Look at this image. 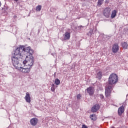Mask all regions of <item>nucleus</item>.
<instances>
[{
	"mask_svg": "<svg viewBox=\"0 0 128 128\" xmlns=\"http://www.w3.org/2000/svg\"><path fill=\"white\" fill-rule=\"evenodd\" d=\"M118 80V77L116 74H112L108 78V82L106 84V86L113 87V84H116Z\"/></svg>",
	"mask_w": 128,
	"mask_h": 128,
	"instance_id": "obj_1",
	"label": "nucleus"
},
{
	"mask_svg": "<svg viewBox=\"0 0 128 128\" xmlns=\"http://www.w3.org/2000/svg\"><path fill=\"white\" fill-rule=\"evenodd\" d=\"M24 64H26L28 68H32V67L34 66V59L32 56H26V60L23 62Z\"/></svg>",
	"mask_w": 128,
	"mask_h": 128,
	"instance_id": "obj_2",
	"label": "nucleus"
},
{
	"mask_svg": "<svg viewBox=\"0 0 128 128\" xmlns=\"http://www.w3.org/2000/svg\"><path fill=\"white\" fill-rule=\"evenodd\" d=\"M20 58L15 57L14 56L12 57V64H13L15 68H16V70L20 68V64L19 62Z\"/></svg>",
	"mask_w": 128,
	"mask_h": 128,
	"instance_id": "obj_3",
	"label": "nucleus"
},
{
	"mask_svg": "<svg viewBox=\"0 0 128 128\" xmlns=\"http://www.w3.org/2000/svg\"><path fill=\"white\" fill-rule=\"evenodd\" d=\"M22 48H24L23 47L22 48V46H20L18 48H16L14 50V54L13 56H15L16 58H22Z\"/></svg>",
	"mask_w": 128,
	"mask_h": 128,
	"instance_id": "obj_4",
	"label": "nucleus"
},
{
	"mask_svg": "<svg viewBox=\"0 0 128 128\" xmlns=\"http://www.w3.org/2000/svg\"><path fill=\"white\" fill-rule=\"evenodd\" d=\"M105 95L106 98H108L110 97L112 91V87L106 85L105 86Z\"/></svg>",
	"mask_w": 128,
	"mask_h": 128,
	"instance_id": "obj_5",
	"label": "nucleus"
},
{
	"mask_svg": "<svg viewBox=\"0 0 128 128\" xmlns=\"http://www.w3.org/2000/svg\"><path fill=\"white\" fill-rule=\"evenodd\" d=\"M21 48H22V52H26L28 56H32V50L30 46L24 48V46H21Z\"/></svg>",
	"mask_w": 128,
	"mask_h": 128,
	"instance_id": "obj_6",
	"label": "nucleus"
},
{
	"mask_svg": "<svg viewBox=\"0 0 128 128\" xmlns=\"http://www.w3.org/2000/svg\"><path fill=\"white\" fill-rule=\"evenodd\" d=\"M110 10H112L110 8H106L103 10V16L106 18H108L110 16Z\"/></svg>",
	"mask_w": 128,
	"mask_h": 128,
	"instance_id": "obj_7",
	"label": "nucleus"
},
{
	"mask_svg": "<svg viewBox=\"0 0 128 128\" xmlns=\"http://www.w3.org/2000/svg\"><path fill=\"white\" fill-rule=\"evenodd\" d=\"M31 68H30V67L24 68L20 66L19 67V68H18V70H20V72H23V74H28V72H30Z\"/></svg>",
	"mask_w": 128,
	"mask_h": 128,
	"instance_id": "obj_8",
	"label": "nucleus"
},
{
	"mask_svg": "<svg viewBox=\"0 0 128 128\" xmlns=\"http://www.w3.org/2000/svg\"><path fill=\"white\" fill-rule=\"evenodd\" d=\"M120 50V46H118V44H113L112 47V52H114V54H116Z\"/></svg>",
	"mask_w": 128,
	"mask_h": 128,
	"instance_id": "obj_9",
	"label": "nucleus"
},
{
	"mask_svg": "<svg viewBox=\"0 0 128 128\" xmlns=\"http://www.w3.org/2000/svg\"><path fill=\"white\" fill-rule=\"evenodd\" d=\"M89 96H92L94 94V88L92 86H90L87 88L86 90Z\"/></svg>",
	"mask_w": 128,
	"mask_h": 128,
	"instance_id": "obj_10",
	"label": "nucleus"
},
{
	"mask_svg": "<svg viewBox=\"0 0 128 128\" xmlns=\"http://www.w3.org/2000/svg\"><path fill=\"white\" fill-rule=\"evenodd\" d=\"M100 110V104H96L91 109L92 112H96Z\"/></svg>",
	"mask_w": 128,
	"mask_h": 128,
	"instance_id": "obj_11",
	"label": "nucleus"
},
{
	"mask_svg": "<svg viewBox=\"0 0 128 128\" xmlns=\"http://www.w3.org/2000/svg\"><path fill=\"white\" fill-rule=\"evenodd\" d=\"M63 36L64 40H68L70 38V34L68 32H66Z\"/></svg>",
	"mask_w": 128,
	"mask_h": 128,
	"instance_id": "obj_12",
	"label": "nucleus"
},
{
	"mask_svg": "<svg viewBox=\"0 0 128 128\" xmlns=\"http://www.w3.org/2000/svg\"><path fill=\"white\" fill-rule=\"evenodd\" d=\"M38 120L36 118H32L30 120V124L32 126H35L36 124H38Z\"/></svg>",
	"mask_w": 128,
	"mask_h": 128,
	"instance_id": "obj_13",
	"label": "nucleus"
},
{
	"mask_svg": "<svg viewBox=\"0 0 128 128\" xmlns=\"http://www.w3.org/2000/svg\"><path fill=\"white\" fill-rule=\"evenodd\" d=\"M124 106H120L118 110V114L119 116H121L124 114Z\"/></svg>",
	"mask_w": 128,
	"mask_h": 128,
	"instance_id": "obj_14",
	"label": "nucleus"
},
{
	"mask_svg": "<svg viewBox=\"0 0 128 128\" xmlns=\"http://www.w3.org/2000/svg\"><path fill=\"white\" fill-rule=\"evenodd\" d=\"M25 100L26 102H30V93L28 92H27L26 93V96H25Z\"/></svg>",
	"mask_w": 128,
	"mask_h": 128,
	"instance_id": "obj_15",
	"label": "nucleus"
},
{
	"mask_svg": "<svg viewBox=\"0 0 128 128\" xmlns=\"http://www.w3.org/2000/svg\"><path fill=\"white\" fill-rule=\"evenodd\" d=\"M102 72L99 71L96 72V78L100 80L102 78Z\"/></svg>",
	"mask_w": 128,
	"mask_h": 128,
	"instance_id": "obj_16",
	"label": "nucleus"
},
{
	"mask_svg": "<svg viewBox=\"0 0 128 128\" xmlns=\"http://www.w3.org/2000/svg\"><path fill=\"white\" fill-rule=\"evenodd\" d=\"M116 10H114L112 12V14H111V18H116Z\"/></svg>",
	"mask_w": 128,
	"mask_h": 128,
	"instance_id": "obj_17",
	"label": "nucleus"
},
{
	"mask_svg": "<svg viewBox=\"0 0 128 128\" xmlns=\"http://www.w3.org/2000/svg\"><path fill=\"white\" fill-rule=\"evenodd\" d=\"M122 47L124 50H126L128 48V44L126 42H122Z\"/></svg>",
	"mask_w": 128,
	"mask_h": 128,
	"instance_id": "obj_18",
	"label": "nucleus"
},
{
	"mask_svg": "<svg viewBox=\"0 0 128 128\" xmlns=\"http://www.w3.org/2000/svg\"><path fill=\"white\" fill-rule=\"evenodd\" d=\"M36 12H40L42 10V5H38L36 6Z\"/></svg>",
	"mask_w": 128,
	"mask_h": 128,
	"instance_id": "obj_19",
	"label": "nucleus"
},
{
	"mask_svg": "<svg viewBox=\"0 0 128 128\" xmlns=\"http://www.w3.org/2000/svg\"><path fill=\"white\" fill-rule=\"evenodd\" d=\"M96 114H92L90 116V118H91L92 120H96Z\"/></svg>",
	"mask_w": 128,
	"mask_h": 128,
	"instance_id": "obj_20",
	"label": "nucleus"
},
{
	"mask_svg": "<svg viewBox=\"0 0 128 128\" xmlns=\"http://www.w3.org/2000/svg\"><path fill=\"white\" fill-rule=\"evenodd\" d=\"M104 0H98V6H102V4H104Z\"/></svg>",
	"mask_w": 128,
	"mask_h": 128,
	"instance_id": "obj_21",
	"label": "nucleus"
},
{
	"mask_svg": "<svg viewBox=\"0 0 128 128\" xmlns=\"http://www.w3.org/2000/svg\"><path fill=\"white\" fill-rule=\"evenodd\" d=\"M55 84H56V86H58V84H60V80H58V78L56 79Z\"/></svg>",
	"mask_w": 128,
	"mask_h": 128,
	"instance_id": "obj_22",
	"label": "nucleus"
},
{
	"mask_svg": "<svg viewBox=\"0 0 128 128\" xmlns=\"http://www.w3.org/2000/svg\"><path fill=\"white\" fill-rule=\"evenodd\" d=\"M76 98L78 100H80V98H82V95H80V94H78L76 96Z\"/></svg>",
	"mask_w": 128,
	"mask_h": 128,
	"instance_id": "obj_23",
	"label": "nucleus"
},
{
	"mask_svg": "<svg viewBox=\"0 0 128 128\" xmlns=\"http://www.w3.org/2000/svg\"><path fill=\"white\" fill-rule=\"evenodd\" d=\"M55 90H56V88H54V85L53 84L51 88V90H52V92H54Z\"/></svg>",
	"mask_w": 128,
	"mask_h": 128,
	"instance_id": "obj_24",
	"label": "nucleus"
},
{
	"mask_svg": "<svg viewBox=\"0 0 128 128\" xmlns=\"http://www.w3.org/2000/svg\"><path fill=\"white\" fill-rule=\"evenodd\" d=\"M100 98L102 100H104V95L102 94H100Z\"/></svg>",
	"mask_w": 128,
	"mask_h": 128,
	"instance_id": "obj_25",
	"label": "nucleus"
},
{
	"mask_svg": "<svg viewBox=\"0 0 128 128\" xmlns=\"http://www.w3.org/2000/svg\"><path fill=\"white\" fill-rule=\"evenodd\" d=\"M82 128H88V126H86V124H83L82 126Z\"/></svg>",
	"mask_w": 128,
	"mask_h": 128,
	"instance_id": "obj_26",
	"label": "nucleus"
},
{
	"mask_svg": "<svg viewBox=\"0 0 128 128\" xmlns=\"http://www.w3.org/2000/svg\"><path fill=\"white\" fill-rule=\"evenodd\" d=\"M20 0H14V2H18Z\"/></svg>",
	"mask_w": 128,
	"mask_h": 128,
	"instance_id": "obj_27",
	"label": "nucleus"
},
{
	"mask_svg": "<svg viewBox=\"0 0 128 128\" xmlns=\"http://www.w3.org/2000/svg\"><path fill=\"white\" fill-rule=\"evenodd\" d=\"M2 6V3L0 2V7L1 6Z\"/></svg>",
	"mask_w": 128,
	"mask_h": 128,
	"instance_id": "obj_28",
	"label": "nucleus"
},
{
	"mask_svg": "<svg viewBox=\"0 0 128 128\" xmlns=\"http://www.w3.org/2000/svg\"><path fill=\"white\" fill-rule=\"evenodd\" d=\"M80 26L82 27V26Z\"/></svg>",
	"mask_w": 128,
	"mask_h": 128,
	"instance_id": "obj_29",
	"label": "nucleus"
},
{
	"mask_svg": "<svg viewBox=\"0 0 128 128\" xmlns=\"http://www.w3.org/2000/svg\"><path fill=\"white\" fill-rule=\"evenodd\" d=\"M80 0L82 1V0Z\"/></svg>",
	"mask_w": 128,
	"mask_h": 128,
	"instance_id": "obj_30",
	"label": "nucleus"
}]
</instances>
